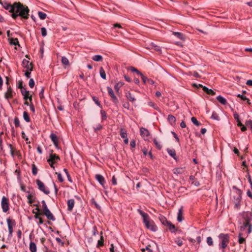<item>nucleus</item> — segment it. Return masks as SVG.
I'll return each mask as SVG.
<instances>
[{
    "mask_svg": "<svg viewBox=\"0 0 252 252\" xmlns=\"http://www.w3.org/2000/svg\"><path fill=\"white\" fill-rule=\"evenodd\" d=\"M93 99L95 103L100 107H101L100 102L99 101L97 98L95 96L93 97Z\"/></svg>",
    "mask_w": 252,
    "mask_h": 252,
    "instance_id": "51",
    "label": "nucleus"
},
{
    "mask_svg": "<svg viewBox=\"0 0 252 252\" xmlns=\"http://www.w3.org/2000/svg\"><path fill=\"white\" fill-rule=\"evenodd\" d=\"M148 105L149 106L153 107L154 109L160 112L159 107L154 102L149 101L148 102Z\"/></svg>",
    "mask_w": 252,
    "mask_h": 252,
    "instance_id": "29",
    "label": "nucleus"
},
{
    "mask_svg": "<svg viewBox=\"0 0 252 252\" xmlns=\"http://www.w3.org/2000/svg\"><path fill=\"white\" fill-rule=\"evenodd\" d=\"M8 146H9V147L10 149V154H11V155L12 156V157H13L15 153H14V150L13 149L12 145L9 144H8Z\"/></svg>",
    "mask_w": 252,
    "mask_h": 252,
    "instance_id": "61",
    "label": "nucleus"
},
{
    "mask_svg": "<svg viewBox=\"0 0 252 252\" xmlns=\"http://www.w3.org/2000/svg\"><path fill=\"white\" fill-rule=\"evenodd\" d=\"M124 83L122 82H119L116 83L114 86L115 91L117 92H118L120 88H121L124 85Z\"/></svg>",
    "mask_w": 252,
    "mask_h": 252,
    "instance_id": "32",
    "label": "nucleus"
},
{
    "mask_svg": "<svg viewBox=\"0 0 252 252\" xmlns=\"http://www.w3.org/2000/svg\"><path fill=\"white\" fill-rule=\"evenodd\" d=\"M120 135L123 138L127 137L126 131L124 129L121 128L120 129Z\"/></svg>",
    "mask_w": 252,
    "mask_h": 252,
    "instance_id": "39",
    "label": "nucleus"
},
{
    "mask_svg": "<svg viewBox=\"0 0 252 252\" xmlns=\"http://www.w3.org/2000/svg\"><path fill=\"white\" fill-rule=\"evenodd\" d=\"M1 207L3 212L6 213L9 210L8 199L5 196H3L1 202Z\"/></svg>",
    "mask_w": 252,
    "mask_h": 252,
    "instance_id": "6",
    "label": "nucleus"
},
{
    "mask_svg": "<svg viewBox=\"0 0 252 252\" xmlns=\"http://www.w3.org/2000/svg\"><path fill=\"white\" fill-rule=\"evenodd\" d=\"M242 234L241 233H239L238 242L240 244H243L246 241L244 238L242 237Z\"/></svg>",
    "mask_w": 252,
    "mask_h": 252,
    "instance_id": "45",
    "label": "nucleus"
},
{
    "mask_svg": "<svg viewBox=\"0 0 252 252\" xmlns=\"http://www.w3.org/2000/svg\"><path fill=\"white\" fill-rule=\"evenodd\" d=\"M126 96L127 99L131 102H134L136 100L134 95L129 91L126 93Z\"/></svg>",
    "mask_w": 252,
    "mask_h": 252,
    "instance_id": "17",
    "label": "nucleus"
},
{
    "mask_svg": "<svg viewBox=\"0 0 252 252\" xmlns=\"http://www.w3.org/2000/svg\"><path fill=\"white\" fill-rule=\"evenodd\" d=\"M36 182L38 186V188L40 190L46 194H48L50 193L49 189L46 188L42 182L39 180H36Z\"/></svg>",
    "mask_w": 252,
    "mask_h": 252,
    "instance_id": "5",
    "label": "nucleus"
},
{
    "mask_svg": "<svg viewBox=\"0 0 252 252\" xmlns=\"http://www.w3.org/2000/svg\"><path fill=\"white\" fill-rule=\"evenodd\" d=\"M140 132L141 135L144 138H146L149 135V132L146 128L143 127L140 128Z\"/></svg>",
    "mask_w": 252,
    "mask_h": 252,
    "instance_id": "14",
    "label": "nucleus"
},
{
    "mask_svg": "<svg viewBox=\"0 0 252 252\" xmlns=\"http://www.w3.org/2000/svg\"><path fill=\"white\" fill-rule=\"evenodd\" d=\"M165 220L166 222V225L168 226L169 230L173 232L174 231H172V230H174L175 228L174 225L172 224L170 222L166 220Z\"/></svg>",
    "mask_w": 252,
    "mask_h": 252,
    "instance_id": "35",
    "label": "nucleus"
},
{
    "mask_svg": "<svg viewBox=\"0 0 252 252\" xmlns=\"http://www.w3.org/2000/svg\"><path fill=\"white\" fill-rule=\"evenodd\" d=\"M43 213L46 217L48 220L53 221L55 220V218L54 217L52 213L50 212V211L49 210V209L43 211Z\"/></svg>",
    "mask_w": 252,
    "mask_h": 252,
    "instance_id": "11",
    "label": "nucleus"
},
{
    "mask_svg": "<svg viewBox=\"0 0 252 252\" xmlns=\"http://www.w3.org/2000/svg\"><path fill=\"white\" fill-rule=\"evenodd\" d=\"M38 15L39 17L41 20H44L46 18L47 15L46 13L42 12L41 11H39L38 12Z\"/></svg>",
    "mask_w": 252,
    "mask_h": 252,
    "instance_id": "40",
    "label": "nucleus"
},
{
    "mask_svg": "<svg viewBox=\"0 0 252 252\" xmlns=\"http://www.w3.org/2000/svg\"><path fill=\"white\" fill-rule=\"evenodd\" d=\"M99 73H100V75L101 77L102 78H103V79H105L106 78L105 72L102 67H101L100 68Z\"/></svg>",
    "mask_w": 252,
    "mask_h": 252,
    "instance_id": "37",
    "label": "nucleus"
},
{
    "mask_svg": "<svg viewBox=\"0 0 252 252\" xmlns=\"http://www.w3.org/2000/svg\"><path fill=\"white\" fill-rule=\"evenodd\" d=\"M185 171V167H178L173 169V172L176 174H183Z\"/></svg>",
    "mask_w": 252,
    "mask_h": 252,
    "instance_id": "18",
    "label": "nucleus"
},
{
    "mask_svg": "<svg viewBox=\"0 0 252 252\" xmlns=\"http://www.w3.org/2000/svg\"><path fill=\"white\" fill-rule=\"evenodd\" d=\"M27 192L28 193V195L27 196L28 203L30 204H32L34 202V197L32 193H30L29 191H27Z\"/></svg>",
    "mask_w": 252,
    "mask_h": 252,
    "instance_id": "27",
    "label": "nucleus"
},
{
    "mask_svg": "<svg viewBox=\"0 0 252 252\" xmlns=\"http://www.w3.org/2000/svg\"><path fill=\"white\" fill-rule=\"evenodd\" d=\"M22 65L24 67L27 69H32V63H30L29 61L24 59L22 61Z\"/></svg>",
    "mask_w": 252,
    "mask_h": 252,
    "instance_id": "12",
    "label": "nucleus"
},
{
    "mask_svg": "<svg viewBox=\"0 0 252 252\" xmlns=\"http://www.w3.org/2000/svg\"><path fill=\"white\" fill-rule=\"evenodd\" d=\"M107 89L108 91V94L110 96L115 94L112 89L111 87H107Z\"/></svg>",
    "mask_w": 252,
    "mask_h": 252,
    "instance_id": "52",
    "label": "nucleus"
},
{
    "mask_svg": "<svg viewBox=\"0 0 252 252\" xmlns=\"http://www.w3.org/2000/svg\"><path fill=\"white\" fill-rule=\"evenodd\" d=\"M167 151L171 157H172L175 160H177L176 151L174 149H167Z\"/></svg>",
    "mask_w": 252,
    "mask_h": 252,
    "instance_id": "19",
    "label": "nucleus"
},
{
    "mask_svg": "<svg viewBox=\"0 0 252 252\" xmlns=\"http://www.w3.org/2000/svg\"><path fill=\"white\" fill-rule=\"evenodd\" d=\"M246 125L247 127H250L251 128L252 126V121L251 120L247 121Z\"/></svg>",
    "mask_w": 252,
    "mask_h": 252,
    "instance_id": "63",
    "label": "nucleus"
},
{
    "mask_svg": "<svg viewBox=\"0 0 252 252\" xmlns=\"http://www.w3.org/2000/svg\"><path fill=\"white\" fill-rule=\"evenodd\" d=\"M217 99L218 101H219L221 104L223 105H225L227 103V101L225 98L222 97L221 95H219L217 97Z\"/></svg>",
    "mask_w": 252,
    "mask_h": 252,
    "instance_id": "26",
    "label": "nucleus"
},
{
    "mask_svg": "<svg viewBox=\"0 0 252 252\" xmlns=\"http://www.w3.org/2000/svg\"><path fill=\"white\" fill-rule=\"evenodd\" d=\"M100 113H101V115L102 120L103 121V120H106V118H107V116H106V114L105 112L104 111L101 110L100 111Z\"/></svg>",
    "mask_w": 252,
    "mask_h": 252,
    "instance_id": "55",
    "label": "nucleus"
},
{
    "mask_svg": "<svg viewBox=\"0 0 252 252\" xmlns=\"http://www.w3.org/2000/svg\"><path fill=\"white\" fill-rule=\"evenodd\" d=\"M112 101L114 103V105L118 107L119 104V100L116 96L114 94L110 96Z\"/></svg>",
    "mask_w": 252,
    "mask_h": 252,
    "instance_id": "31",
    "label": "nucleus"
},
{
    "mask_svg": "<svg viewBox=\"0 0 252 252\" xmlns=\"http://www.w3.org/2000/svg\"><path fill=\"white\" fill-rule=\"evenodd\" d=\"M203 90L207 93L208 94L214 95L216 94V93L212 90L208 89L206 87H203Z\"/></svg>",
    "mask_w": 252,
    "mask_h": 252,
    "instance_id": "28",
    "label": "nucleus"
},
{
    "mask_svg": "<svg viewBox=\"0 0 252 252\" xmlns=\"http://www.w3.org/2000/svg\"><path fill=\"white\" fill-rule=\"evenodd\" d=\"M244 218L245 219V221L249 222L250 223L252 219V214L251 213H245L243 215Z\"/></svg>",
    "mask_w": 252,
    "mask_h": 252,
    "instance_id": "15",
    "label": "nucleus"
},
{
    "mask_svg": "<svg viewBox=\"0 0 252 252\" xmlns=\"http://www.w3.org/2000/svg\"><path fill=\"white\" fill-rule=\"evenodd\" d=\"M62 63L63 64L67 65L69 64V61L65 57H62Z\"/></svg>",
    "mask_w": 252,
    "mask_h": 252,
    "instance_id": "41",
    "label": "nucleus"
},
{
    "mask_svg": "<svg viewBox=\"0 0 252 252\" xmlns=\"http://www.w3.org/2000/svg\"><path fill=\"white\" fill-rule=\"evenodd\" d=\"M95 179L97 181L100 183V184L103 187H104V184L105 183V181L104 177L100 175L97 174L95 175Z\"/></svg>",
    "mask_w": 252,
    "mask_h": 252,
    "instance_id": "13",
    "label": "nucleus"
},
{
    "mask_svg": "<svg viewBox=\"0 0 252 252\" xmlns=\"http://www.w3.org/2000/svg\"><path fill=\"white\" fill-rule=\"evenodd\" d=\"M184 219L183 217V207H181L178 211L177 220L179 222H181Z\"/></svg>",
    "mask_w": 252,
    "mask_h": 252,
    "instance_id": "21",
    "label": "nucleus"
},
{
    "mask_svg": "<svg viewBox=\"0 0 252 252\" xmlns=\"http://www.w3.org/2000/svg\"><path fill=\"white\" fill-rule=\"evenodd\" d=\"M237 97H239L241 98V100H247V102L248 104H250V100L249 99H248L247 98V97L243 95V94H237Z\"/></svg>",
    "mask_w": 252,
    "mask_h": 252,
    "instance_id": "38",
    "label": "nucleus"
},
{
    "mask_svg": "<svg viewBox=\"0 0 252 252\" xmlns=\"http://www.w3.org/2000/svg\"><path fill=\"white\" fill-rule=\"evenodd\" d=\"M14 123L15 126L16 127H18L20 126V121L19 120V119L17 117H15L14 118Z\"/></svg>",
    "mask_w": 252,
    "mask_h": 252,
    "instance_id": "56",
    "label": "nucleus"
},
{
    "mask_svg": "<svg viewBox=\"0 0 252 252\" xmlns=\"http://www.w3.org/2000/svg\"><path fill=\"white\" fill-rule=\"evenodd\" d=\"M130 69L132 72H136L137 74L139 75H140V74L141 73V72H140L138 70H137L136 68H135L134 67H132V66L130 67Z\"/></svg>",
    "mask_w": 252,
    "mask_h": 252,
    "instance_id": "57",
    "label": "nucleus"
},
{
    "mask_svg": "<svg viewBox=\"0 0 252 252\" xmlns=\"http://www.w3.org/2000/svg\"><path fill=\"white\" fill-rule=\"evenodd\" d=\"M60 157L56 154H50L49 158L47 159L48 163H55L58 160H60Z\"/></svg>",
    "mask_w": 252,
    "mask_h": 252,
    "instance_id": "8",
    "label": "nucleus"
},
{
    "mask_svg": "<svg viewBox=\"0 0 252 252\" xmlns=\"http://www.w3.org/2000/svg\"><path fill=\"white\" fill-rule=\"evenodd\" d=\"M56 173L58 175V179L59 180V181L60 182H63V177H62V174L61 173H58L57 172Z\"/></svg>",
    "mask_w": 252,
    "mask_h": 252,
    "instance_id": "60",
    "label": "nucleus"
},
{
    "mask_svg": "<svg viewBox=\"0 0 252 252\" xmlns=\"http://www.w3.org/2000/svg\"><path fill=\"white\" fill-rule=\"evenodd\" d=\"M41 202H42V206L43 212L48 209L45 201L44 200H42Z\"/></svg>",
    "mask_w": 252,
    "mask_h": 252,
    "instance_id": "54",
    "label": "nucleus"
},
{
    "mask_svg": "<svg viewBox=\"0 0 252 252\" xmlns=\"http://www.w3.org/2000/svg\"><path fill=\"white\" fill-rule=\"evenodd\" d=\"M3 7L9 12L12 13V17L15 19L17 17L27 19L29 18L30 10L26 6H24L20 3H14L13 5L5 2L2 4Z\"/></svg>",
    "mask_w": 252,
    "mask_h": 252,
    "instance_id": "1",
    "label": "nucleus"
},
{
    "mask_svg": "<svg viewBox=\"0 0 252 252\" xmlns=\"http://www.w3.org/2000/svg\"><path fill=\"white\" fill-rule=\"evenodd\" d=\"M140 76H141V79L144 83L147 82L149 80V79H148L146 76H144L142 73L140 74Z\"/></svg>",
    "mask_w": 252,
    "mask_h": 252,
    "instance_id": "48",
    "label": "nucleus"
},
{
    "mask_svg": "<svg viewBox=\"0 0 252 252\" xmlns=\"http://www.w3.org/2000/svg\"><path fill=\"white\" fill-rule=\"evenodd\" d=\"M168 122L171 125L174 126L176 123V118L172 115H169L167 118Z\"/></svg>",
    "mask_w": 252,
    "mask_h": 252,
    "instance_id": "22",
    "label": "nucleus"
},
{
    "mask_svg": "<svg viewBox=\"0 0 252 252\" xmlns=\"http://www.w3.org/2000/svg\"><path fill=\"white\" fill-rule=\"evenodd\" d=\"M247 227H248V234H249L252 232V224L249 222L244 221L243 225L240 227V230H244Z\"/></svg>",
    "mask_w": 252,
    "mask_h": 252,
    "instance_id": "9",
    "label": "nucleus"
},
{
    "mask_svg": "<svg viewBox=\"0 0 252 252\" xmlns=\"http://www.w3.org/2000/svg\"><path fill=\"white\" fill-rule=\"evenodd\" d=\"M191 121L192 123L195 126H199L201 125V124L199 123L197 120L194 117L191 118Z\"/></svg>",
    "mask_w": 252,
    "mask_h": 252,
    "instance_id": "43",
    "label": "nucleus"
},
{
    "mask_svg": "<svg viewBox=\"0 0 252 252\" xmlns=\"http://www.w3.org/2000/svg\"><path fill=\"white\" fill-rule=\"evenodd\" d=\"M154 143L156 146V147L160 150L161 148V145L159 144V143L157 141L156 139H154Z\"/></svg>",
    "mask_w": 252,
    "mask_h": 252,
    "instance_id": "47",
    "label": "nucleus"
},
{
    "mask_svg": "<svg viewBox=\"0 0 252 252\" xmlns=\"http://www.w3.org/2000/svg\"><path fill=\"white\" fill-rule=\"evenodd\" d=\"M41 34L43 36L45 37L47 35V31L45 28L42 27L41 28Z\"/></svg>",
    "mask_w": 252,
    "mask_h": 252,
    "instance_id": "53",
    "label": "nucleus"
},
{
    "mask_svg": "<svg viewBox=\"0 0 252 252\" xmlns=\"http://www.w3.org/2000/svg\"><path fill=\"white\" fill-rule=\"evenodd\" d=\"M207 243L210 246L213 245V241L211 237H208L207 238Z\"/></svg>",
    "mask_w": 252,
    "mask_h": 252,
    "instance_id": "46",
    "label": "nucleus"
},
{
    "mask_svg": "<svg viewBox=\"0 0 252 252\" xmlns=\"http://www.w3.org/2000/svg\"><path fill=\"white\" fill-rule=\"evenodd\" d=\"M20 91L25 100L29 99L30 102L32 101V95H30L29 91H27L25 88H22V90Z\"/></svg>",
    "mask_w": 252,
    "mask_h": 252,
    "instance_id": "10",
    "label": "nucleus"
},
{
    "mask_svg": "<svg viewBox=\"0 0 252 252\" xmlns=\"http://www.w3.org/2000/svg\"><path fill=\"white\" fill-rule=\"evenodd\" d=\"M35 210L37 211V212H35L34 210H33V213L35 214V218L36 219H38L40 218V216L42 215V213L39 212V209L37 207L35 208Z\"/></svg>",
    "mask_w": 252,
    "mask_h": 252,
    "instance_id": "33",
    "label": "nucleus"
},
{
    "mask_svg": "<svg viewBox=\"0 0 252 252\" xmlns=\"http://www.w3.org/2000/svg\"><path fill=\"white\" fill-rule=\"evenodd\" d=\"M50 138L53 141L54 145L56 147H58V138L57 135L54 133H51L50 135Z\"/></svg>",
    "mask_w": 252,
    "mask_h": 252,
    "instance_id": "16",
    "label": "nucleus"
},
{
    "mask_svg": "<svg viewBox=\"0 0 252 252\" xmlns=\"http://www.w3.org/2000/svg\"><path fill=\"white\" fill-rule=\"evenodd\" d=\"M103 245V240L102 236H101L100 240L98 241L97 242V247H99L102 246Z\"/></svg>",
    "mask_w": 252,
    "mask_h": 252,
    "instance_id": "58",
    "label": "nucleus"
},
{
    "mask_svg": "<svg viewBox=\"0 0 252 252\" xmlns=\"http://www.w3.org/2000/svg\"><path fill=\"white\" fill-rule=\"evenodd\" d=\"M7 223L8 225V228L9 231V236H12L13 233V227L16 225L15 221L13 220L10 219H7Z\"/></svg>",
    "mask_w": 252,
    "mask_h": 252,
    "instance_id": "7",
    "label": "nucleus"
},
{
    "mask_svg": "<svg viewBox=\"0 0 252 252\" xmlns=\"http://www.w3.org/2000/svg\"><path fill=\"white\" fill-rule=\"evenodd\" d=\"M219 239L220 240V247L222 249H225L229 241V236L228 234L221 233L219 236Z\"/></svg>",
    "mask_w": 252,
    "mask_h": 252,
    "instance_id": "3",
    "label": "nucleus"
},
{
    "mask_svg": "<svg viewBox=\"0 0 252 252\" xmlns=\"http://www.w3.org/2000/svg\"><path fill=\"white\" fill-rule=\"evenodd\" d=\"M102 128V126L100 124H98L95 127H94V130L95 132L100 130Z\"/></svg>",
    "mask_w": 252,
    "mask_h": 252,
    "instance_id": "62",
    "label": "nucleus"
},
{
    "mask_svg": "<svg viewBox=\"0 0 252 252\" xmlns=\"http://www.w3.org/2000/svg\"><path fill=\"white\" fill-rule=\"evenodd\" d=\"M151 48L152 49H153L154 50H155V51L159 52V53H161V48L159 46L156 45L155 44H154V43H152L151 44Z\"/></svg>",
    "mask_w": 252,
    "mask_h": 252,
    "instance_id": "30",
    "label": "nucleus"
},
{
    "mask_svg": "<svg viewBox=\"0 0 252 252\" xmlns=\"http://www.w3.org/2000/svg\"><path fill=\"white\" fill-rule=\"evenodd\" d=\"M10 44L14 45H18L19 46L20 45L19 44V41L17 38H12L10 40Z\"/></svg>",
    "mask_w": 252,
    "mask_h": 252,
    "instance_id": "42",
    "label": "nucleus"
},
{
    "mask_svg": "<svg viewBox=\"0 0 252 252\" xmlns=\"http://www.w3.org/2000/svg\"><path fill=\"white\" fill-rule=\"evenodd\" d=\"M32 68L29 69H26V70L25 71V75L27 78L30 77L31 73V71H32Z\"/></svg>",
    "mask_w": 252,
    "mask_h": 252,
    "instance_id": "50",
    "label": "nucleus"
},
{
    "mask_svg": "<svg viewBox=\"0 0 252 252\" xmlns=\"http://www.w3.org/2000/svg\"><path fill=\"white\" fill-rule=\"evenodd\" d=\"M233 202L235 204V208L238 209L240 208V202L242 199L241 192L240 190H237L233 195Z\"/></svg>",
    "mask_w": 252,
    "mask_h": 252,
    "instance_id": "4",
    "label": "nucleus"
},
{
    "mask_svg": "<svg viewBox=\"0 0 252 252\" xmlns=\"http://www.w3.org/2000/svg\"><path fill=\"white\" fill-rule=\"evenodd\" d=\"M211 118L218 121L220 120L218 115L214 112L212 113Z\"/></svg>",
    "mask_w": 252,
    "mask_h": 252,
    "instance_id": "49",
    "label": "nucleus"
},
{
    "mask_svg": "<svg viewBox=\"0 0 252 252\" xmlns=\"http://www.w3.org/2000/svg\"><path fill=\"white\" fill-rule=\"evenodd\" d=\"M29 248L31 252H36L37 248L35 243L31 242L30 244Z\"/></svg>",
    "mask_w": 252,
    "mask_h": 252,
    "instance_id": "25",
    "label": "nucleus"
},
{
    "mask_svg": "<svg viewBox=\"0 0 252 252\" xmlns=\"http://www.w3.org/2000/svg\"><path fill=\"white\" fill-rule=\"evenodd\" d=\"M32 173L33 175H36L37 173V168L34 164L32 165Z\"/></svg>",
    "mask_w": 252,
    "mask_h": 252,
    "instance_id": "44",
    "label": "nucleus"
},
{
    "mask_svg": "<svg viewBox=\"0 0 252 252\" xmlns=\"http://www.w3.org/2000/svg\"><path fill=\"white\" fill-rule=\"evenodd\" d=\"M29 85L30 88H32L34 86V81L33 79H30L29 82Z\"/></svg>",
    "mask_w": 252,
    "mask_h": 252,
    "instance_id": "59",
    "label": "nucleus"
},
{
    "mask_svg": "<svg viewBox=\"0 0 252 252\" xmlns=\"http://www.w3.org/2000/svg\"><path fill=\"white\" fill-rule=\"evenodd\" d=\"M137 211L143 218V222L146 227L153 231H156L157 227L155 225L154 222L150 221L148 214L143 212L140 209H138Z\"/></svg>",
    "mask_w": 252,
    "mask_h": 252,
    "instance_id": "2",
    "label": "nucleus"
},
{
    "mask_svg": "<svg viewBox=\"0 0 252 252\" xmlns=\"http://www.w3.org/2000/svg\"><path fill=\"white\" fill-rule=\"evenodd\" d=\"M23 118L26 122H30V120H31L29 116L28 112L26 111H24L23 112Z\"/></svg>",
    "mask_w": 252,
    "mask_h": 252,
    "instance_id": "36",
    "label": "nucleus"
},
{
    "mask_svg": "<svg viewBox=\"0 0 252 252\" xmlns=\"http://www.w3.org/2000/svg\"><path fill=\"white\" fill-rule=\"evenodd\" d=\"M102 57L99 55H94L92 59L95 62H100L102 60Z\"/></svg>",
    "mask_w": 252,
    "mask_h": 252,
    "instance_id": "34",
    "label": "nucleus"
},
{
    "mask_svg": "<svg viewBox=\"0 0 252 252\" xmlns=\"http://www.w3.org/2000/svg\"><path fill=\"white\" fill-rule=\"evenodd\" d=\"M56 240L62 246L64 245V242H63L60 238L57 237Z\"/></svg>",
    "mask_w": 252,
    "mask_h": 252,
    "instance_id": "64",
    "label": "nucleus"
},
{
    "mask_svg": "<svg viewBox=\"0 0 252 252\" xmlns=\"http://www.w3.org/2000/svg\"><path fill=\"white\" fill-rule=\"evenodd\" d=\"M12 90L11 88L9 87L8 88L6 92L5 93V97L6 99H8L12 97Z\"/></svg>",
    "mask_w": 252,
    "mask_h": 252,
    "instance_id": "23",
    "label": "nucleus"
},
{
    "mask_svg": "<svg viewBox=\"0 0 252 252\" xmlns=\"http://www.w3.org/2000/svg\"><path fill=\"white\" fill-rule=\"evenodd\" d=\"M172 34H173V35H175L178 39H179L180 40H185V37H184V36L183 35V34L181 32H172Z\"/></svg>",
    "mask_w": 252,
    "mask_h": 252,
    "instance_id": "24",
    "label": "nucleus"
},
{
    "mask_svg": "<svg viewBox=\"0 0 252 252\" xmlns=\"http://www.w3.org/2000/svg\"><path fill=\"white\" fill-rule=\"evenodd\" d=\"M74 200L73 199H70L67 201V207L68 210L72 211L74 206Z\"/></svg>",
    "mask_w": 252,
    "mask_h": 252,
    "instance_id": "20",
    "label": "nucleus"
}]
</instances>
